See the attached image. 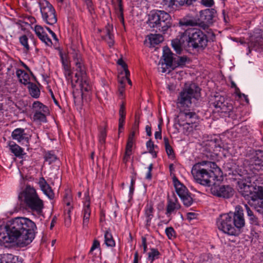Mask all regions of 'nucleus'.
Listing matches in <instances>:
<instances>
[{
  "label": "nucleus",
  "mask_w": 263,
  "mask_h": 263,
  "mask_svg": "<svg viewBox=\"0 0 263 263\" xmlns=\"http://www.w3.org/2000/svg\"><path fill=\"white\" fill-rule=\"evenodd\" d=\"M155 137L156 139H161L162 138L161 136V129L160 128V130L158 131H157L155 133Z\"/></svg>",
  "instance_id": "obj_61"
},
{
  "label": "nucleus",
  "mask_w": 263,
  "mask_h": 263,
  "mask_svg": "<svg viewBox=\"0 0 263 263\" xmlns=\"http://www.w3.org/2000/svg\"><path fill=\"white\" fill-rule=\"evenodd\" d=\"M125 77H123L121 78V79H119V82L120 83L119 86L124 85L125 84L127 80V76H129V72L128 70H126V72Z\"/></svg>",
  "instance_id": "obj_52"
},
{
  "label": "nucleus",
  "mask_w": 263,
  "mask_h": 263,
  "mask_svg": "<svg viewBox=\"0 0 263 263\" xmlns=\"http://www.w3.org/2000/svg\"><path fill=\"white\" fill-rule=\"evenodd\" d=\"M188 61H189V59H188L186 57H178V59L177 61V64L178 66H183Z\"/></svg>",
  "instance_id": "obj_47"
},
{
  "label": "nucleus",
  "mask_w": 263,
  "mask_h": 263,
  "mask_svg": "<svg viewBox=\"0 0 263 263\" xmlns=\"http://www.w3.org/2000/svg\"><path fill=\"white\" fill-rule=\"evenodd\" d=\"M215 11L214 9H207L200 12V19L206 24H211L214 16Z\"/></svg>",
  "instance_id": "obj_20"
},
{
  "label": "nucleus",
  "mask_w": 263,
  "mask_h": 263,
  "mask_svg": "<svg viewBox=\"0 0 263 263\" xmlns=\"http://www.w3.org/2000/svg\"><path fill=\"white\" fill-rule=\"evenodd\" d=\"M211 192L217 197L229 198L233 196L234 190L229 185H217L214 182L211 187Z\"/></svg>",
  "instance_id": "obj_13"
},
{
  "label": "nucleus",
  "mask_w": 263,
  "mask_h": 263,
  "mask_svg": "<svg viewBox=\"0 0 263 263\" xmlns=\"http://www.w3.org/2000/svg\"><path fill=\"white\" fill-rule=\"evenodd\" d=\"M118 64L119 65H121L124 69L125 72H126V70L127 69V65L125 63V62L123 61V60L122 59H120L117 61Z\"/></svg>",
  "instance_id": "obj_57"
},
{
  "label": "nucleus",
  "mask_w": 263,
  "mask_h": 263,
  "mask_svg": "<svg viewBox=\"0 0 263 263\" xmlns=\"http://www.w3.org/2000/svg\"><path fill=\"white\" fill-rule=\"evenodd\" d=\"M163 58L165 66L173 67V62L174 61L175 62V59H174L173 54L170 49L168 47L165 46L163 47Z\"/></svg>",
  "instance_id": "obj_19"
},
{
  "label": "nucleus",
  "mask_w": 263,
  "mask_h": 263,
  "mask_svg": "<svg viewBox=\"0 0 263 263\" xmlns=\"http://www.w3.org/2000/svg\"><path fill=\"white\" fill-rule=\"evenodd\" d=\"M39 38L47 46H50L52 44L51 39L46 33Z\"/></svg>",
  "instance_id": "obj_46"
},
{
  "label": "nucleus",
  "mask_w": 263,
  "mask_h": 263,
  "mask_svg": "<svg viewBox=\"0 0 263 263\" xmlns=\"http://www.w3.org/2000/svg\"><path fill=\"white\" fill-rule=\"evenodd\" d=\"M186 44V41H183L182 39V34L180 35V39H176L172 42V47L177 53H180L181 51V46Z\"/></svg>",
  "instance_id": "obj_31"
},
{
  "label": "nucleus",
  "mask_w": 263,
  "mask_h": 263,
  "mask_svg": "<svg viewBox=\"0 0 263 263\" xmlns=\"http://www.w3.org/2000/svg\"><path fill=\"white\" fill-rule=\"evenodd\" d=\"M85 3H86V5L87 6V7L90 9L91 8L92 6V3L91 2V0H83Z\"/></svg>",
  "instance_id": "obj_63"
},
{
  "label": "nucleus",
  "mask_w": 263,
  "mask_h": 263,
  "mask_svg": "<svg viewBox=\"0 0 263 263\" xmlns=\"http://www.w3.org/2000/svg\"><path fill=\"white\" fill-rule=\"evenodd\" d=\"M178 122L180 126L183 127V132L185 134H189L194 130L198 129L199 125L198 116L196 113L186 114L182 118L178 115Z\"/></svg>",
  "instance_id": "obj_10"
},
{
  "label": "nucleus",
  "mask_w": 263,
  "mask_h": 263,
  "mask_svg": "<svg viewBox=\"0 0 263 263\" xmlns=\"http://www.w3.org/2000/svg\"><path fill=\"white\" fill-rule=\"evenodd\" d=\"M94 251H96L95 255H100L101 253L100 248H91L89 254H92Z\"/></svg>",
  "instance_id": "obj_56"
},
{
  "label": "nucleus",
  "mask_w": 263,
  "mask_h": 263,
  "mask_svg": "<svg viewBox=\"0 0 263 263\" xmlns=\"http://www.w3.org/2000/svg\"><path fill=\"white\" fill-rule=\"evenodd\" d=\"M166 4L170 7L185 6L186 0H165Z\"/></svg>",
  "instance_id": "obj_37"
},
{
  "label": "nucleus",
  "mask_w": 263,
  "mask_h": 263,
  "mask_svg": "<svg viewBox=\"0 0 263 263\" xmlns=\"http://www.w3.org/2000/svg\"><path fill=\"white\" fill-rule=\"evenodd\" d=\"M35 223L27 218L16 217L4 228H0V241L16 242L17 246H27L34 238Z\"/></svg>",
  "instance_id": "obj_1"
},
{
  "label": "nucleus",
  "mask_w": 263,
  "mask_h": 263,
  "mask_svg": "<svg viewBox=\"0 0 263 263\" xmlns=\"http://www.w3.org/2000/svg\"><path fill=\"white\" fill-rule=\"evenodd\" d=\"M63 66L64 69V73L65 77L67 81L72 82V72L70 69V66L68 64H66L63 62Z\"/></svg>",
  "instance_id": "obj_38"
},
{
  "label": "nucleus",
  "mask_w": 263,
  "mask_h": 263,
  "mask_svg": "<svg viewBox=\"0 0 263 263\" xmlns=\"http://www.w3.org/2000/svg\"><path fill=\"white\" fill-rule=\"evenodd\" d=\"M16 76L19 79L20 82L24 84H29L30 83V77L28 73L25 72L24 70L22 69L17 70Z\"/></svg>",
  "instance_id": "obj_25"
},
{
  "label": "nucleus",
  "mask_w": 263,
  "mask_h": 263,
  "mask_svg": "<svg viewBox=\"0 0 263 263\" xmlns=\"http://www.w3.org/2000/svg\"><path fill=\"white\" fill-rule=\"evenodd\" d=\"M154 212L153 203L151 202H148L144 208V216L146 227H149L151 225V220L154 217Z\"/></svg>",
  "instance_id": "obj_21"
},
{
  "label": "nucleus",
  "mask_w": 263,
  "mask_h": 263,
  "mask_svg": "<svg viewBox=\"0 0 263 263\" xmlns=\"http://www.w3.org/2000/svg\"><path fill=\"white\" fill-rule=\"evenodd\" d=\"M197 22L194 17L192 15H186L182 18L180 19L179 25L181 27H193L197 25Z\"/></svg>",
  "instance_id": "obj_22"
},
{
  "label": "nucleus",
  "mask_w": 263,
  "mask_h": 263,
  "mask_svg": "<svg viewBox=\"0 0 263 263\" xmlns=\"http://www.w3.org/2000/svg\"><path fill=\"white\" fill-rule=\"evenodd\" d=\"M34 31L39 37L45 33L44 31L43 28L40 25H36L34 27Z\"/></svg>",
  "instance_id": "obj_48"
},
{
  "label": "nucleus",
  "mask_w": 263,
  "mask_h": 263,
  "mask_svg": "<svg viewBox=\"0 0 263 263\" xmlns=\"http://www.w3.org/2000/svg\"><path fill=\"white\" fill-rule=\"evenodd\" d=\"M164 142V145H165V148L166 152L167 154V155L171 158H174V151L173 149V148L170 145L169 143V140L168 139L165 137L163 138Z\"/></svg>",
  "instance_id": "obj_36"
},
{
  "label": "nucleus",
  "mask_w": 263,
  "mask_h": 263,
  "mask_svg": "<svg viewBox=\"0 0 263 263\" xmlns=\"http://www.w3.org/2000/svg\"><path fill=\"white\" fill-rule=\"evenodd\" d=\"M28 88L30 94L32 97L34 98H37L39 97L40 91L35 84L31 83L28 85Z\"/></svg>",
  "instance_id": "obj_33"
},
{
  "label": "nucleus",
  "mask_w": 263,
  "mask_h": 263,
  "mask_svg": "<svg viewBox=\"0 0 263 263\" xmlns=\"http://www.w3.org/2000/svg\"><path fill=\"white\" fill-rule=\"evenodd\" d=\"M9 146L11 152L17 157H22L24 155V150L19 145L14 142H10Z\"/></svg>",
  "instance_id": "obj_28"
},
{
  "label": "nucleus",
  "mask_w": 263,
  "mask_h": 263,
  "mask_svg": "<svg viewBox=\"0 0 263 263\" xmlns=\"http://www.w3.org/2000/svg\"><path fill=\"white\" fill-rule=\"evenodd\" d=\"M261 178L257 179L254 184H247L243 181L238 182V190L248 203L259 213L263 214V182Z\"/></svg>",
  "instance_id": "obj_2"
},
{
  "label": "nucleus",
  "mask_w": 263,
  "mask_h": 263,
  "mask_svg": "<svg viewBox=\"0 0 263 263\" xmlns=\"http://www.w3.org/2000/svg\"><path fill=\"white\" fill-rule=\"evenodd\" d=\"M32 108L35 112H47V107L39 101L34 102L32 104Z\"/></svg>",
  "instance_id": "obj_34"
},
{
  "label": "nucleus",
  "mask_w": 263,
  "mask_h": 263,
  "mask_svg": "<svg viewBox=\"0 0 263 263\" xmlns=\"http://www.w3.org/2000/svg\"><path fill=\"white\" fill-rule=\"evenodd\" d=\"M39 5L44 22L49 25L55 24L57 22V17L52 5L46 0H40Z\"/></svg>",
  "instance_id": "obj_11"
},
{
  "label": "nucleus",
  "mask_w": 263,
  "mask_h": 263,
  "mask_svg": "<svg viewBox=\"0 0 263 263\" xmlns=\"http://www.w3.org/2000/svg\"><path fill=\"white\" fill-rule=\"evenodd\" d=\"M236 93L237 95L239 96V98H243L245 100V101L248 103L249 102V99L248 98V96L243 93H242L240 92L239 89L237 88L236 89Z\"/></svg>",
  "instance_id": "obj_55"
},
{
  "label": "nucleus",
  "mask_w": 263,
  "mask_h": 263,
  "mask_svg": "<svg viewBox=\"0 0 263 263\" xmlns=\"http://www.w3.org/2000/svg\"><path fill=\"white\" fill-rule=\"evenodd\" d=\"M245 224L243 210L239 207L235 212L221 214L216 219L218 230L229 235H235Z\"/></svg>",
  "instance_id": "obj_4"
},
{
  "label": "nucleus",
  "mask_w": 263,
  "mask_h": 263,
  "mask_svg": "<svg viewBox=\"0 0 263 263\" xmlns=\"http://www.w3.org/2000/svg\"><path fill=\"white\" fill-rule=\"evenodd\" d=\"M125 108L123 104H122L119 110L120 118L119 119V131L121 132L122 129L123 128V124L125 118Z\"/></svg>",
  "instance_id": "obj_30"
},
{
  "label": "nucleus",
  "mask_w": 263,
  "mask_h": 263,
  "mask_svg": "<svg viewBox=\"0 0 263 263\" xmlns=\"http://www.w3.org/2000/svg\"><path fill=\"white\" fill-rule=\"evenodd\" d=\"M0 263H22L19 260L18 256H14L11 254L4 255L2 257Z\"/></svg>",
  "instance_id": "obj_27"
},
{
  "label": "nucleus",
  "mask_w": 263,
  "mask_h": 263,
  "mask_svg": "<svg viewBox=\"0 0 263 263\" xmlns=\"http://www.w3.org/2000/svg\"><path fill=\"white\" fill-rule=\"evenodd\" d=\"M91 214V210L90 208V199L88 196H86L85 200L84 202L83 209L82 212L83 217V228L86 229L87 228L90 216Z\"/></svg>",
  "instance_id": "obj_16"
},
{
  "label": "nucleus",
  "mask_w": 263,
  "mask_h": 263,
  "mask_svg": "<svg viewBox=\"0 0 263 263\" xmlns=\"http://www.w3.org/2000/svg\"><path fill=\"white\" fill-rule=\"evenodd\" d=\"M46 29L48 30V31L49 32L50 34H51V35H52V37L55 40H58V39H57V35L56 34H55L54 32H53L49 27H46Z\"/></svg>",
  "instance_id": "obj_60"
},
{
  "label": "nucleus",
  "mask_w": 263,
  "mask_h": 263,
  "mask_svg": "<svg viewBox=\"0 0 263 263\" xmlns=\"http://www.w3.org/2000/svg\"><path fill=\"white\" fill-rule=\"evenodd\" d=\"M138 257H139V254L137 252H136L134 254V258L133 263H138Z\"/></svg>",
  "instance_id": "obj_64"
},
{
  "label": "nucleus",
  "mask_w": 263,
  "mask_h": 263,
  "mask_svg": "<svg viewBox=\"0 0 263 263\" xmlns=\"http://www.w3.org/2000/svg\"><path fill=\"white\" fill-rule=\"evenodd\" d=\"M153 164L152 163H151L148 165V171H147V172L146 173V176H145L146 179H147L148 180L151 179V178H152V171L153 170Z\"/></svg>",
  "instance_id": "obj_54"
},
{
  "label": "nucleus",
  "mask_w": 263,
  "mask_h": 263,
  "mask_svg": "<svg viewBox=\"0 0 263 263\" xmlns=\"http://www.w3.org/2000/svg\"><path fill=\"white\" fill-rule=\"evenodd\" d=\"M12 139L21 144H28L31 136L25 133V129L22 128L15 129L11 134Z\"/></svg>",
  "instance_id": "obj_14"
},
{
  "label": "nucleus",
  "mask_w": 263,
  "mask_h": 263,
  "mask_svg": "<svg viewBox=\"0 0 263 263\" xmlns=\"http://www.w3.org/2000/svg\"><path fill=\"white\" fill-rule=\"evenodd\" d=\"M45 159L46 161L49 162V164L54 162L57 159V156L51 152H48L46 154L45 156Z\"/></svg>",
  "instance_id": "obj_43"
},
{
  "label": "nucleus",
  "mask_w": 263,
  "mask_h": 263,
  "mask_svg": "<svg viewBox=\"0 0 263 263\" xmlns=\"http://www.w3.org/2000/svg\"><path fill=\"white\" fill-rule=\"evenodd\" d=\"M200 3L206 7H211L214 4V0H201Z\"/></svg>",
  "instance_id": "obj_51"
},
{
  "label": "nucleus",
  "mask_w": 263,
  "mask_h": 263,
  "mask_svg": "<svg viewBox=\"0 0 263 263\" xmlns=\"http://www.w3.org/2000/svg\"><path fill=\"white\" fill-rule=\"evenodd\" d=\"M191 173L196 182L210 186L217 178L216 173H220V169L214 162L202 161L193 165Z\"/></svg>",
  "instance_id": "obj_3"
},
{
  "label": "nucleus",
  "mask_w": 263,
  "mask_h": 263,
  "mask_svg": "<svg viewBox=\"0 0 263 263\" xmlns=\"http://www.w3.org/2000/svg\"><path fill=\"white\" fill-rule=\"evenodd\" d=\"M184 205L186 206H190L193 203V199L191 197L190 193L185 195L184 197L180 198Z\"/></svg>",
  "instance_id": "obj_42"
},
{
  "label": "nucleus",
  "mask_w": 263,
  "mask_h": 263,
  "mask_svg": "<svg viewBox=\"0 0 263 263\" xmlns=\"http://www.w3.org/2000/svg\"><path fill=\"white\" fill-rule=\"evenodd\" d=\"M159 254L160 253L157 250L152 249L151 251L148 253V260H149L151 262H153L155 259L158 258Z\"/></svg>",
  "instance_id": "obj_40"
},
{
  "label": "nucleus",
  "mask_w": 263,
  "mask_h": 263,
  "mask_svg": "<svg viewBox=\"0 0 263 263\" xmlns=\"http://www.w3.org/2000/svg\"><path fill=\"white\" fill-rule=\"evenodd\" d=\"M148 40L149 41L150 45L152 47H154L163 41V37L160 34H151V35H148Z\"/></svg>",
  "instance_id": "obj_29"
},
{
  "label": "nucleus",
  "mask_w": 263,
  "mask_h": 263,
  "mask_svg": "<svg viewBox=\"0 0 263 263\" xmlns=\"http://www.w3.org/2000/svg\"><path fill=\"white\" fill-rule=\"evenodd\" d=\"M245 208L247 211L248 216L250 217V220L252 221V223H254L255 224H257V221L253 215V212L250 210L249 206L247 204H245Z\"/></svg>",
  "instance_id": "obj_44"
},
{
  "label": "nucleus",
  "mask_w": 263,
  "mask_h": 263,
  "mask_svg": "<svg viewBox=\"0 0 263 263\" xmlns=\"http://www.w3.org/2000/svg\"><path fill=\"white\" fill-rule=\"evenodd\" d=\"M165 233L169 239L175 237V232L172 227H168L165 229Z\"/></svg>",
  "instance_id": "obj_49"
},
{
  "label": "nucleus",
  "mask_w": 263,
  "mask_h": 263,
  "mask_svg": "<svg viewBox=\"0 0 263 263\" xmlns=\"http://www.w3.org/2000/svg\"><path fill=\"white\" fill-rule=\"evenodd\" d=\"M199 87L195 83L186 85L179 93L177 100V108L179 109L178 115L181 118L186 114L195 113L191 111V108L194 99H197L200 93Z\"/></svg>",
  "instance_id": "obj_5"
},
{
  "label": "nucleus",
  "mask_w": 263,
  "mask_h": 263,
  "mask_svg": "<svg viewBox=\"0 0 263 263\" xmlns=\"http://www.w3.org/2000/svg\"><path fill=\"white\" fill-rule=\"evenodd\" d=\"M183 41H186L189 47L194 49H203L207 45L206 35L200 29L191 27L182 33Z\"/></svg>",
  "instance_id": "obj_7"
},
{
  "label": "nucleus",
  "mask_w": 263,
  "mask_h": 263,
  "mask_svg": "<svg viewBox=\"0 0 263 263\" xmlns=\"http://www.w3.org/2000/svg\"><path fill=\"white\" fill-rule=\"evenodd\" d=\"M38 183L44 194L49 199H52L54 197V193L45 178L43 177L40 178Z\"/></svg>",
  "instance_id": "obj_18"
},
{
  "label": "nucleus",
  "mask_w": 263,
  "mask_h": 263,
  "mask_svg": "<svg viewBox=\"0 0 263 263\" xmlns=\"http://www.w3.org/2000/svg\"><path fill=\"white\" fill-rule=\"evenodd\" d=\"M46 112H35L33 115V120L34 121L40 122H46V118L45 115Z\"/></svg>",
  "instance_id": "obj_39"
},
{
  "label": "nucleus",
  "mask_w": 263,
  "mask_h": 263,
  "mask_svg": "<svg viewBox=\"0 0 263 263\" xmlns=\"http://www.w3.org/2000/svg\"><path fill=\"white\" fill-rule=\"evenodd\" d=\"M197 0H186L185 6H190L193 5V3L196 2Z\"/></svg>",
  "instance_id": "obj_62"
},
{
  "label": "nucleus",
  "mask_w": 263,
  "mask_h": 263,
  "mask_svg": "<svg viewBox=\"0 0 263 263\" xmlns=\"http://www.w3.org/2000/svg\"><path fill=\"white\" fill-rule=\"evenodd\" d=\"M146 146L149 151V152L152 154L153 157H156L157 153L155 151V148L157 147V146L155 145L151 140H149L146 142Z\"/></svg>",
  "instance_id": "obj_41"
},
{
  "label": "nucleus",
  "mask_w": 263,
  "mask_h": 263,
  "mask_svg": "<svg viewBox=\"0 0 263 263\" xmlns=\"http://www.w3.org/2000/svg\"><path fill=\"white\" fill-rule=\"evenodd\" d=\"M106 133L105 130H102L99 135V140L101 144L103 145L105 143Z\"/></svg>",
  "instance_id": "obj_50"
},
{
  "label": "nucleus",
  "mask_w": 263,
  "mask_h": 263,
  "mask_svg": "<svg viewBox=\"0 0 263 263\" xmlns=\"http://www.w3.org/2000/svg\"><path fill=\"white\" fill-rule=\"evenodd\" d=\"M105 243L107 247H115V242L110 232L107 231L104 234Z\"/></svg>",
  "instance_id": "obj_35"
},
{
  "label": "nucleus",
  "mask_w": 263,
  "mask_h": 263,
  "mask_svg": "<svg viewBox=\"0 0 263 263\" xmlns=\"http://www.w3.org/2000/svg\"><path fill=\"white\" fill-rule=\"evenodd\" d=\"M30 39L34 45H35V41L34 39V37L32 35H30L29 37H28L26 35H23L19 37V42L22 46H23L24 50L26 52H28L30 50V46L28 43V40Z\"/></svg>",
  "instance_id": "obj_24"
},
{
  "label": "nucleus",
  "mask_w": 263,
  "mask_h": 263,
  "mask_svg": "<svg viewBox=\"0 0 263 263\" xmlns=\"http://www.w3.org/2000/svg\"><path fill=\"white\" fill-rule=\"evenodd\" d=\"M113 29L112 26L108 25L106 26V35L104 37V39L107 42L108 46L111 47L114 44V35L111 33V31Z\"/></svg>",
  "instance_id": "obj_26"
},
{
  "label": "nucleus",
  "mask_w": 263,
  "mask_h": 263,
  "mask_svg": "<svg viewBox=\"0 0 263 263\" xmlns=\"http://www.w3.org/2000/svg\"><path fill=\"white\" fill-rule=\"evenodd\" d=\"M139 120L136 119L135 120L134 125H133V126L132 127L133 131L135 130V132H136L138 130V127H139Z\"/></svg>",
  "instance_id": "obj_59"
},
{
  "label": "nucleus",
  "mask_w": 263,
  "mask_h": 263,
  "mask_svg": "<svg viewBox=\"0 0 263 263\" xmlns=\"http://www.w3.org/2000/svg\"><path fill=\"white\" fill-rule=\"evenodd\" d=\"M196 218V214L193 212L188 213L187 214V218L190 220H193Z\"/></svg>",
  "instance_id": "obj_58"
},
{
  "label": "nucleus",
  "mask_w": 263,
  "mask_h": 263,
  "mask_svg": "<svg viewBox=\"0 0 263 263\" xmlns=\"http://www.w3.org/2000/svg\"><path fill=\"white\" fill-rule=\"evenodd\" d=\"M181 208V205L177 197L174 195L172 197H168L165 214L170 216L172 214L175 213Z\"/></svg>",
  "instance_id": "obj_15"
},
{
  "label": "nucleus",
  "mask_w": 263,
  "mask_h": 263,
  "mask_svg": "<svg viewBox=\"0 0 263 263\" xmlns=\"http://www.w3.org/2000/svg\"><path fill=\"white\" fill-rule=\"evenodd\" d=\"M213 104L216 108L219 109L218 111L226 113L231 110V106L228 105L225 102L224 98L221 96H215V101Z\"/></svg>",
  "instance_id": "obj_17"
},
{
  "label": "nucleus",
  "mask_w": 263,
  "mask_h": 263,
  "mask_svg": "<svg viewBox=\"0 0 263 263\" xmlns=\"http://www.w3.org/2000/svg\"><path fill=\"white\" fill-rule=\"evenodd\" d=\"M72 56L76 65L75 77L77 78L76 82H80V86L83 93L84 91L88 92L91 90V85L87 79L81 54L79 51L73 50Z\"/></svg>",
  "instance_id": "obj_9"
},
{
  "label": "nucleus",
  "mask_w": 263,
  "mask_h": 263,
  "mask_svg": "<svg viewBox=\"0 0 263 263\" xmlns=\"http://www.w3.org/2000/svg\"><path fill=\"white\" fill-rule=\"evenodd\" d=\"M175 190L180 198L184 197L189 193L187 188L176 178L173 180Z\"/></svg>",
  "instance_id": "obj_23"
},
{
  "label": "nucleus",
  "mask_w": 263,
  "mask_h": 263,
  "mask_svg": "<svg viewBox=\"0 0 263 263\" xmlns=\"http://www.w3.org/2000/svg\"><path fill=\"white\" fill-rule=\"evenodd\" d=\"M147 23L151 28H156L164 33L171 27V18L168 13L164 11H151L148 15Z\"/></svg>",
  "instance_id": "obj_8"
},
{
  "label": "nucleus",
  "mask_w": 263,
  "mask_h": 263,
  "mask_svg": "<svg viewBox=\"0 0 263 263\" xmlns=\"http://www.w3.org/2000/svg\"><path fill=\"white\" fill-rule=\"evenodd\" d=\"M158 65H159V67H158L159 71L161 72L162 73L166 72V69H167L168 68H171L170 67H166L165 63H159ZM171 68H173V67H171Z\"/></svg>",
  "instance_id": "obj_53"
},
{
  "label": "nucleus",
  "mask_w": 263,
  "mask_h": 263,
  "mask_svg": "<svg viewBox=\"0 0 263 263\" xmlns=\"http://www.w3.org/2000/svg\"><path fill=\"white\" fill-rule=\"evenodd\" d=\"M200 261V263H217L215 258H213L209 255L202 256Z\"/></svg>",
  "instance_id": "obj_45"
},
{
  "label": "nucleus",
  "mask_w": 263,
  "mask_h": 263,
  "mask_svg": "<svg viewBox=\"0 0 263 263\" xmlns=\"http://www.w3.org/2000/svg\"><path fill=\"white\" fill-rule=\"evenodd\" d=\"M19 199L24 201L26 205L32 211L41 215L44 209V202L39 196L36 190L29 185L18 195Z\"/></svg>",
  "instance_id": "obj_6"
},
{
  "label": "nucleus",
  "mask_w": 263,
  "mask_h": 263,
  "mask_svg": "<svg viewBox=\"0 0 263 263\" xmlns=\"http://www.w3.org/2000/svg\"><path fill=\"white\" fill-rule=\"evenodd\" d=\"M241 44H246L249 49V52H251V48L258 50L262 45V37L260 30H256L253 34L251 35L248 42L240 41Z\"/></svg>",
  "instance_id": "obj_12"
},
{
  "label": "nucleus",
  "mask_w": 263,
  "mask_h": 263,
  "mask_svg": "<svg viewBox=\"0 0 263 263\" xmlns=\"http://www.w3.org/2000/svg\"><path fill=\"white\" fill-rule=\"evenodd\" d=\"M133 143L127 142L125 154L123 158V161L124 163H126L132 154V148Z\"/></svg>",
  "instance_id": "obj_32"
}]
</instances>
